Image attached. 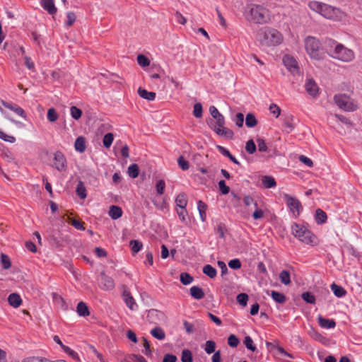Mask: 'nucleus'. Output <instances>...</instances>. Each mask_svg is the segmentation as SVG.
I'll return each mask as SVG.
<instances>
[{"label": "nucleus", "mask_w": 362, "mask_h": 362, "mask_svg": "<svg viewBox=\"0 0 362 362\" xmlns=\"http://www.w3.org/2000/svg\"><path fill=\"white\" fill-rule=\"evenodd\" d=\"M246 18L255 23H265L269 20V11L264 6L251 4L245 9Z\"/></svg>", "instance_id": "1"}, {"label": "nucleus", "mask_w": 362, "mask_h": 362, "mask_svg": "<svg viewBox=\"0 0 362 362\" xmlns=\"http://www.w3.org/2000/svg\"><path fill=\"white\" fill-rule=\"evenodd\" d=\"M292 233L300 241L305 244L313 245L317 243L316 236L304 226L294 223L292 226Z\"/></svg>", "instance_id": "2"}, {"label": "nucleus", "mask_w": 362, "mask_h": 362, "mask_svg": "<svg viewBox=\"0 0 362 362\" xmlns=\"http://www.w3.org/2000/svg\"><path fill=\"white\" fill-rule=\"evenodd\" d=\"M305 47L311 58L321 59L322 53L320 49V42L314 37L308 36L305 40Z\"/></svg>", "instance_id": "3"}, {"label": "nucleus", "mask_w": 362, "mask_h": 362, "mask_svg": "<svg viewBox=\"0 0 362 362\" xmlns=\"http://www.w3.org/2000/svg\"><path fill=\"white\" fill-rule=\"evenodd\" d=\"M331 56L345 62H351L355 57L354 52L341 44H338L335 46L334 50Z\"/></svg>", "instance_id": "4"}, {"label": "nucleus", "mask_w": 362, "mask_h": 362, "mask_svg": "<svg viewBox=\"0 0 362 362\" xmlns=\"http://www.w3.org/2000/svg\"><path fill=\"white\" fill-rule=\"evenodd\" d=\"M335 104L344 111H354L357 109V105L353 100L346 94H337L334 97Z\"/></svg>", "instance_id": "5"}, {"label": "nucleus", "mask_w": 362, "mask_h": 362, "mask_svg": "<svg viewBox=\"0 0 362 362\" xmlns=\"http://www.w3.org/2000/svg\"><path fill=\"white\" fill-rule=\"evenodd\" d=\"M282 40V35L276 29L267 28L264 33V41L267 46L278 45Z\"/></svg>", "instance_id": "6"}, {"label": "nucleus", "mask_w": 362, "mask_h": 362, "mask_svg": "<svg viewBox=\"0 0 362 362\" xmlns=\"http://www.w3.org/2000/svg\"><path fill=\"white\" fill-rule=\"evenodd\" d=\"M322 16L328 19L339 21L344 18L345 14L339 8L334 7L325 4L324 9H322Z\"/></svg>", "instance_id": "7"}, {"label": "nucleus", "mask_w": 362, "mask_h": 362, "mask_svg": "<svg viewBox=\"0 0 362 362\" xmlns=\"http://www.w3.org/2000/svg\"><path fill=\"white\" fill-rule=\"evenodd\" d=\"M284 198L286 202V204L291 211L295 215L298 216L303 207L298 199L295 197H291L287 194H284Z\"/></svg>", "instance_id": "8"}, {"label": "nucleus", "mask_w": 362, "mask_h": 362, "mask_svg": "<svg viewBox=\"0 0 362 362\" xmlns=\"http://www.w3.org/2000/svg\"><path fill=\"white\" fill-rule=\"evenodd\" d=\"M122 296L123 298V300L125 302L127 306L131 310H135L137 309L138 305L135 302L134 298L132 297L130 291L128 289V287L125 285H123L122 286Z\"/></svg>", "instance_id": "9"}, {"label": "nucleus", "mask_w": 362, "mask_h": 362, "mask_svg": "<svg viewBox=\"0 0 362 362\" xmlns=\"http://www.w3.org/2000/svg\"><path fill=\"white\" fill-rule=\"evenodd\" d=\"M283 62L287 69L293 74H298L300 68L297 61L290 55H285L283 58Z\"/></svg>", "instance_id": "10"}, {"label": "nucleus", "mask_w": 362, "mask_h": 362, "mask_svg": "<svg viewBox=\"0 0 362 362\" xmlns=\"http://www.w3.org/2000/svg\"><path fill=\"white\" fill-rule=\"evenodd\" d=\"M66 159L64 153L61 151H57L54 155V163L52 166L59 171H64L66 168Z\"/></svg>", "instance_id": "11"}, {"label": "nucleus", "mask_w": 362, "mask_h": 362, "mask_svg": "<svg viewBox=\"0 0 362 362\" xmlns=\"http://www.w3.org/2000/svg\"><path fill=\"white\" fill-rule=\"evenodd\" d=\"M100 283L99 286L101 289L105 291H111L115 288L114 280L107 276L104 272L100 274Z\"/></svg>", "instance_id": "12"}, {"label": "nucleus", "mask_w": 362, "mask_h": 362, "mask_svg": "<svg viewBox=\"0 0 362 362\" xmlns=\"http://www.w3.org/2000/svg\"><path fill=\"white\" fill-rule=\"evenodd\" d=\"M164 317V314L157 310L151 309L147 314V320L149 323L158 325Z\"/></svg>", "instance_id": "13"}, {"label": "nucleus", "mask_w": 362, "mask_h": 362, "mask_svg": "<svg viewBox=\"0 0 362 362\" xmlns=\"http://www.w3.org/2000/svg\"><path fill=\"white\" fill-rule=\"evenodd\" d=\"M305 88L306 92L312 97H316L319 93V88L315 81L313 78L307 79Z\"/></svg>", "instance_id": "14"}, {"label": "nucleus", "mask_w": 362, "mask_h": 362, "mask_svg": "<svg viewBox=\"0 0 362 362\" xmlns=\"http://www.w3.org/2000/svg\"><path fill=\"white\" fill-rule=\"evenodd\" d=\"M0 103L1 105L4 106L5 107L13 111L16 114L21 116L23 118H26V113L24 111L23 108L18 106L16 104L8 103L6 101H4L3 100H0Z\"/></svg>", "instance_id": "15"}, {"label": "nucleus", "mask_w": 362, "mask_h": 362, "mask_svg": "<svg viewBox=\"0 0 362 362\" xmlns=\"http://www.w3.org/2000/svg\"><path fill=\"white\" fill-rule=\"evenodd\" d=\"M40 5L49 15L53 16L57 12L54 0H40Z\"/></svg>", "instance_id": "16"}, {"label": "nucleus", "mask_w": 362, "mask_h": 362, "mask_svg": "<svg viewBox=\"0 0 362 362\" xmlns=\"http://www.w3.org/2000/svg\"><path fill=\"white\" fill-rule=\"evenodd\" d=\"M317 320L319 325L322 328L331 329L334 328L336 326V322L332 319H326L320 315L317 318Z\"/></svg>", "instance_id": "17"}, {"label": "nucleus", "mask_w": 362, "mask_h": 362, "mask_svg": "<svg viewBox=\"0 0 362 362\" xmlns=\"http://www.w3.org/2000/svg\"><path fill=\"white\" fill-rule=\"evenodd\" d=\"M213 129L218 135L225 136L226 138L232 139L234 135V133L231 129L224 127L221 128H216V127H214Z\"/></svg>", "instance_id": "18"}, {"label": "nucleus", "mask_w": 362, "mask_h": 362, "mask_svg": "<svg viewBox=\"0 0 362 362\" xmlns=\"http://www.w3.org/2000/svg\"><path fill=\"white\" fill-rule=\"evenodd\" d=\"M191 296L196 299L200 300L204 297V292L203 289L197 286H193L189 289Z\"/></svg>", "instance_id": "19"}, {"label": "nucleus", "mask_w": 362, "mask_h": 362, "mask_svg": "<svg viewBox=\"0 0 362 362\" xmlns=\"http://www.w3.org/2000/svg\"><path fill=\"white\" fill-rule=\"evenodd\" d=\"M8 302L13 308H18L21 305L22 300L18 293H13L8 296Z\"/></svg>", "instance_id": "20"}, {"label": "nucleus", "mask_w": 362, "mask_h": 362, "mask_svg": "<svg viewBox=\"0 0 362 362\" xmlns=\"http://www.w3.org/2000/svg\"><path fill=\"white\" fill-rule=\"evenodd\" d=\"M315 220L317 224L321 225L327 222V216L323 210L317 209L315 211Z\"/></svg>", "instance_id": "21"}, {"label": "nucleus", "mask_w": 362, "mask_h": 362, "mask_svg": "<svg viewBox=\"0 0 362 362\" xmlns=\"http://www.w3.org/2000/svg\"><path fill=\"white\" fill-rule=\"evenodd\" d=\"M216 148L222 155L228 158L233 163L240 165V162L225 147L221 146L220 145H217Z\"/></svg>", "instance_id": "22"}, {"label": "nucleus", "mask_w": 362, "mask_h": 362, "mask_svg": "<svg viewBox=\"0 0 362 362\" xmlns=\"http://www.w3.org/2000/svg\"><path fill=\"white\" fill-rule=\"evenodd\" d=\"M138 94L142 98L146 99L149 101H153L156 98V93L149 92V91L146 90V89H143L142 88H139L138 89Z\"/></svg>", "instance_id": "23"}, {"label": "nucleus", "mask_w": 362, "mask_h": 362, "mask_svg": "<svg viewBox=\"0 0 362 362\" xmlns=\"http://www.w3.org/2000/svg\"><path fill=\"white\" fill-rule=\"evenodd\" d=\"M76 151L83 153L86 151V139L83 136H78L74 144Z\"/></svg>", "instance_id": "24"}, {"label": "nucleus", "mask_w": 362, "mask_h": 362, "mask_svg": "<svg viewBox=\"0 0 362 362\" xmlns=\"http://www.w3.org/2000/svg\"><path fill=\"white\" fill-rule=\"evenodd\" d=\"M76 312L79 316L82 317H86L90 315L87 305L83 301H81L78 303L76 307Z\"/></svg>", "instance_id": "25"}, {"label": "nucleus", "mask_w": 362, "mask_h": 362, "mask_svg": "<svg viewBox=\"0 0 362 362\" xmlns=\"http://www.w3.org/2000/svg\"><path fill=\"white\" fill-rule=\"evenodd\" d=\"M122 215V209L115 205H112L110 207L109 216L114 220L120 218Z\"/></svg>", "instance_id": "26"}, {"label": "nucleus", "mask_w": 362, "mask_h": 362, "mask_svg": "<svg viewBox=\"0 0 362 362\" xmlns=\"http://www.w3.org/2000/svg\"><path fill=\"white\" fill-rule=\"evenodd\" d=\"M176 206L178 208H186L187 204V197L185 193L179 194L175 199Z\"/></svg>", "instance_id": "27"}, {"label": "nucleus", "mask_w": 362, "mask_h": 362, "mask_svg": "<svg viewBox=\"0 0 362 362\" xmlns=\"http://www.w3.org/2000/svg\"><path fill=\"white\" fill-rule=\"evenodd\" d=\"M262 182L265 188H272L276 185L274 178L269 175L263 176L262 178Z\"/></svg>", "instance_id": "28"}, {"label": "nucleus", "mask_w": 362, "mask_h": 362, "mask_svg": "<svg viewBox=\"0 0 362 362\" xmlns=\"http://www.w3.org/2000/svg\"><path fill=\"white\" fill-rule=\"evenodd\" d=\"M151 335L158 339L163 340L165 338V333L164 330L160 327H156L151 330Z\"/></svg>", "instance_id": "29"}, {"label": "nucleus", "mask_w": 362, "mask_h": 362, "mask_svg": "<svg viewBox=\"0 0 362 362\" xmlns=\"http://www.w3.org/2000/svg\"><path fill=\"white\" fill-rule=\"evenodd\" d=\"M331 289L334 294L339 298L344 297L346 293V290L343 287L338 286L334 283L331 285Z\"/></svg>", "instance_id": "30"}, {"label": "nucleus", "mask_w": 362, "mask_h": 362, "mask_svg": "<svg viewBox=\"0 0 362 362\" xmlns=\"http://www.w3.org/2000/svg\"><path fill=\"white\" fill-rule=\"evenodd\" d=\"M325 5V4L318 1H311L309 3L308 6L311 10L322 15V9H324Z\"/></svg>", "instance_id": "31"}, {"label": "nucleus", "mask_w": 362, "mask_h": 362, "mask_svg": "<svg viewBox=\"0 0 362 362\" xmlns=\"http://www.w3.org/2000/svg\"><path fill=\"white\" fill-rule=\"evenodd\" d=\"M197 208H198V210H199V216H200L201 220L202 221H205L206 217V211L207 209V205L204 202H203L202 201L199 200L197 202Z\"/></svg>", "instance_id": "32"}, {"label": "nucleus", "mask_w": 362, "mask_h": 362, "mask_svg": "<svg viewBox=\"0 0 362 362\" xmlns=\"http://www.w3.org/2000/svg\"><path fill=\"white\" fill-rule=\"evenodd\" d=\"M0 262L4 269H8L11 267L10 257L4 253L0 254Z\"/></svg>", "instance_id": "33"}, {"label": "nucleus", "mask_w": 362, "mask_h": 362, "mask_svg": "<svg viewBox=\"0 0 362 362\" xmlns=\"http://www.w3.org/2000/svg\"><path fill=\"white\" fill-rule=\"evenodd\" d=\"M245 124L249 128L255 127L257 124V120L253 113H248L246 115Z\"/></svg>", "instance_id": "34"}, {"label": "nucleus", "mask_w": 362, "mask_h": 362, "mask_svg": "<svg viewBox=\"0 0 362 362\" xmlns=\"http://www.w3.org/2000/svg\"><path fill=\"white\" fill-rule=\"evenodd\" d=\"M271 296L276 303H284L286 300V298L284 294L279 293L276 291H272Z\"/></svg>", "instance_id": "35"}, {"label": "nucleus", "mask_w": 362, "mask_h": 362, "mask_svg": "<svg viewBox=\"0 0 362 362\" xmlns=\"http://www.w3.org/2000/svg\"><path fill=\"white\" fill-rule=\"evenodd\" d=\"M203 273L209 278L214 279L216 276V269L210 264H206L203 267Z\"/></svg>", "instance_id": "36"}, {"label": "nucleus", "mask_w": 362, "mask_h": 362, "mask_svg": "<svg viewBox=\"0 0 362 362\" xmlns=\"http://www.w3.org/2000/svg\"><path fill=\"white\" fill-rule=\"evenodd\" d=\"M76 194L82 199H85L87 196L86 189L82 181H79L76 190Z\"/></svg>", "instance_id": "37"}, {"label": "nucleus", "mask_w": 362, "mask_h": 362, "mask_svg": "<svg viewBox=\"0 0 362 362\" xmlns=\"http://www.w3.org/2000/svg\"><path fill=\"white\" fill-rule=\"evenodd\" d=\"M139 168L137 164H132L128 168V175L132 178H136L139 176Z\"/></svg>", "instance_id": "38"}, {"label": "nucleus", "mask_w": 362, "mask_h": 362, "mask_svg": "<svg viewBox=\"0 0 362 362\" xmlns=\"http://www.w3.org/2000/svg\"><path fill=\"white\" fill-rule=\"evenodd\" d=\"M279 279L282 284L288 285L291 283V276L289 272L283 270L279 274Z\"/></svg>", "instance_id": "39"}, {"label": "nucleus", "mask_w": 362, "mask_h": 362, "mask_svg": "<svg viewBox=\"0 0 362 362\" xmlns=\"http://www.w3.org/2000/svg\"><path fill=\"white\" fill-rule=\"evenodd\" d=\"M47 119L50 122H54L57 120V119L59 117V115L54 107H51V108L48 109V110H47Z\"/></svg>", "instance_id": "40"}, {"label": "nucleus", "mask_w": 362, "mask_h": 362, "mask_svg": "<svg viewBox=\"0 0 362 362\" xmlns=\"http://www.w3.org/2000/svg\"><path fill=\"white\" fill-rule=\"evenodd\" d=\"M216 346V344L214 341L208 340L205 343L204 351H206V354H211L215 351Z\"/></svg>", "instance_id": "41"}, {"label": "nucleus", "mask_w": 362, "mask_h": 362, "mask_svg": "<svg viewBox=\"0 0 362 362\" xmlns=\"http://www.w3.org/2000/svg\"><path fill=\"white\" fill-rule=\"evenodd\" d=\"M181 361H182V362H192L193 361L192 354L190 350L184 349L182 351Z\"/></svg>", "instance_id": "42"}, {"label": "nucleus", "mask_w": 362, "mask_h": 362, "mask_svg": "<svg viewBox=\"0 0 362 362\" xmlns=\"http://www.w3.org/2000/svg\"><path fill=\"white\" fill-rule=\"evenodd\" d=\"M193 277L187 272L181 273L180 281L183 285L190 284L193 281Z\"/></svg>", "instance_id": "43"}, {"label": "nucleus", "mask_w": 362, "mask_h": 362, "mask_svg": "<svg viewBox=\"0 0 362 362\" xmlns=\"http://www.w3.org/2000/svg\"><path fill=\"white\" fill-rule=\"evenodd\" d=\"M22 362H52L45 357L30 356L23 360Z\"/></svg>", "instance_id": "44"}, {"label": "nucleus", "mask_w": 362, "mask_h": 362, "mask_svg": "<svg viewBox=\"0 0 362 362\" xmlns=\"http://www.w3.org/2000/svg\"><path fill=\"white\" fill-rule=\"evenodd\" d=\"M129 245L133 253H137L143 246L141 242L136 240H131Z\"/></svg>", "instance_id": "45"}, {"label": "nucleus", "mask_w": 362, "mask_h": 362, "mask_svg": "<svg viewBox=\"0 0 362 362\" xmlns=\"http://www.w3.org/2000/svg\"><path fill=\"white\" fill-rule=\"evenodd\" d=\"M257 150L256 145L252 139H250L246 142L245 151L249 154H253Z\"/></svg>", "instance_id": "46"}, {"label": "nucleus", "mask_w": 362, "mask_h": 362, "mask_svg": "<svg viewBox=\"0 0 362 362\" xmlns=\"http://www.w3.org/2000/svg\"><path fill=\"white\" fill-rule=\"evenodd\" d=\"M136 59L137 63L142 67L148 66L150 64V60L144 54H139Z\"/></svg>", "instance_id": "47"}, {"label": "nucleus", "mask_w": 362, "mask_h": 362, "mask_svg": "<svg viewBox=\"0 0 362 362\" xmlns=\"http://www.w3.org/2000/svg\"><path fill=\"white\" fill-rule=\"evenodd\" d=\"M71 115V117L76 119H79L82 116V111L79 108L76 106H72L70 108Z\"/></svg>", "instance_id": "48"}, {"label": "nucleus", "mask_w": 362, "mask_h": 362, "mask_svg": "<svg viewBox=\"0 0 362 362\" xmlns=\"http://www.w3.org/2000/svg\"><path fill=\"white\" fill-rule=\"evenodd\" d=\"M114 140V135L112 133L106 134L103 137V145L106 148L110 147Z\"/></svg>", "instance_id": "49"}, {"label": "nucleus", "mask_w": 362, "mask_h": 362, "mask_svg": "<svg viewBox=\"0 0 362 362\" xmlns=\"http://www.w3.org/2000/svg\"><path fill=\"white\" fill-rule=\"evenodd\" d=\"M243 343L247 349L252 351H255L256 350V346L253 344V340L250 336H246L245 337Z\"/></svg>", "instance_id": "50"}, {"label": "nucleus", "mask_w": 362, "mask_h": 362, "mask_svg": "<svg viewBox=\"0 0 362 362\" xmlns=\"http://www.w3.org/2000/svg\"><path fill=\"white\" fill-rule=\"evenodd\" d=\"M293 117L292 115L286 117L284 120V125L289 129L287 132H291L294 129V124L293 123Z\"/></svg>", "instance_id": "51"}, {"label": "nucleus", "mask_w": 362, "mask_h": 362, "mask_svg": "<svg viewBox=\"0 0 362 362\" xmlns=\"http://www.w3.org/2000/svg\"><path fill=\"white\" fill-rule=\"evenodd\" d=\"M301 297L303 300L308 303L314 304L315 303V296L310 292H304L302 293Z\"/></svg>", "instance_id": "52"}, {"label": "nucleus", "mask_w": 362, "mask_h": 362, "mask_svg": "<svg viewBox=\"0 0 362 362\" xmlns=\"http://www.w3.org/2000/svg\"><path fill=\"white\" fill-rule=\"evenodd\" d=\"M202 105L201 103H197L194 105L193 115L197 118H201L202 117Z\"/></svg>", "instance_id": "53"}, {"label": "nucleus", "mask_w": 362, "mask_h": 362, "mask_svg": "<svg viewBox=\"0 0 362 362\" xmlns=\"http://www.w3.org/2000/svg\"><path fill=\"white\" fill-rule=\"evenodd\" d=\"M66 17H67V21L65 23V25L67 27H71L76 21V16L74 12L69 11L67 13Z\"/></svg>", "instance_id": "54"}, {"label": "nucleus", "mask_w": 362, "mask_h": 362, "mask_svg": "<svg viewBox=\"0 0 362 362\" xmlns=\"http://www.w3.org/2000/svg\"><path fill=\"white\" fill-rule=\"evenodd\" d=\"M240 343L239 339L235 334H230L228 338V344L233 347H237Z\"/></svg>", "instance_id": "55"}, {"label": "nucleus", "mask_w": 362, "mask_h": 362, "mask_svg": "<svg viewBox=\"0 0 362 362\" xmlns=\"http://www.w3.org/2000/svg\"><path fill=\"white\" fill-rule=\"evenodd\" d=\"M256 141L257 143L259 151L267 152L268 151V147L263 139L257 138Z\"/></svg>", "instance_id": "56"}, {"label": "nucleus", "mask_w": 362, "mask_h": 362, "mask_svg": "<svg viewBox=\"0 0 362 362\" xmlns=\"http://www.w3.org/2000/svg\"><path fill=\"white\" fill-rule=\"evenodd\" d=\"M165 187V182L163 180H159L156 185V192L158 194L161 195L164 193Z\"/></svg>", "instance_id": "57"}, {"label": "nucleus", "mask_w": 362, "mask_h": 362, "mask_svg": "<svg viewBox=\"0 0 362 362\" xmlns=\"http://www.w3.org/2000/svg\"><path fill=\"white\" fill-rule=\"evenodd\" d=\"M237 301L238 303L243 306H245L247 305V302L248 300V296L246 293H242L237 296Z\"/></svg>", "instance_id": "58"}, {"label": "nucleus", "mask_w": 362, "mask_h": 362, "mask_svg": "<svg viewBox=\"0 0 362 362\" xmlns=\"http://www.w3.org/2000/svg\"><path fill=\"white\" fill-rule=\"evenodd\" d=\"M177 163L179 166L183 170H187L189 168V162L186 160L182 156L178 158Z\"/></svg>", "instance_id": "59"}, {"label": "nucleus", "mask_w": 362, "mask_h": 362, "mask_svg": "<svg viewBox=\"0 0 362 362\" xmlns=\"http://www.w3.org/2000/svg\"><path fill=\"white\" fill-rule=\"evenodd\" d=\"M177 214L182 223H186V216H187V211L186 208H177Z\"/></svg>", "instance_id": "60"}, {"label": "nucleus", "mask_w": 362, "mask_h": 362, "mask_svg": "<svg viewBox=\"0 0 362 362\" xmlns=\"http://www.w3.org/2000/svg\"><path fill=\"white\" fill-rule=\"evenodd\" d=\"M62 349L64 350V351L65 353L69 354L71 358H73L74 359H75L76 361H79V357L78 356V354L76 352H75L74 351H73L72 349H71L69 346H63Z\"/></svg>", "instance_id": "61"}, {"label": "nucleus", "mask_w": 362, "mask_h": 362, "mask_svg": "<svg viewBox=\"0 0 362 362\" xmlns=\"http://www.w3.org/2000/svg\"><path fill=\"white\" fill-rule=\"evenodd\" d=\"M69 223L76 229L78 230H85V228L83 226L84 223L81 222L78 220L71 218L70 219Z\"/></svg>", "instance_id": "62"}, {"label": "nucleus", "mask_w": 362, "mask_h": 362, "mask_svg": "<svg viewBox=\"0 0 362 362\" xmlns=\"http://www.w3.org/2000/svg\"><path fill=\"white\" fill-rule=\"evenodd\" d=\"M218 187L223 194H227L230 192V188L226 185L224 180H220L218 182Z\"/></svg>", "instance_id": "63"}, {"label": "nucleus", "mask_w": 362, "mask_h": 362, "mask_svg": "<svg viewBox=\"0 0 362 362\" xmlns=\"http://www.w3.org/2000/svg\"><path fill=\"white\" fill-rule=\"evenodd\" d=\"M228 266L233 269H238L241 267V262L239 259H233L228 262Z\"/></svg>", "instance_id": "64"}]
</instances>
